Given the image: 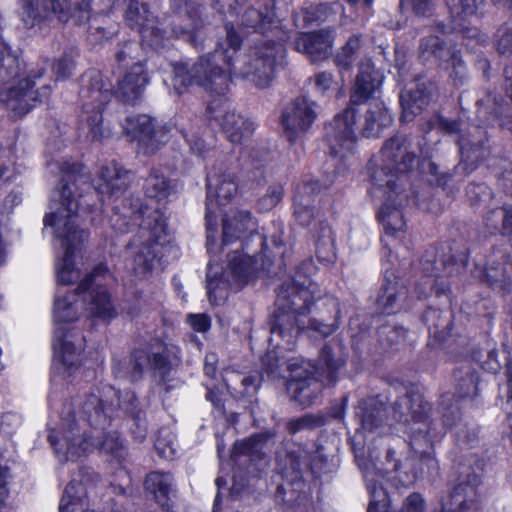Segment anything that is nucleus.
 Returning <instances> with one entry per match:
<instances>
[{
  "mask_svg": "<svg viewBox=\"0 0 512 512\" xmlns=\"http://www.w3.org/2000/svg\"><path fill=\"white\" fill-rule=\"evenodd\" d=\"M272 437L273 434L269 432L252 435L243 441L236 442L234 445V453L258 456L262 453L265 442Z\"/></svg>",
  "mask_w": 512,
  "mask_h": 512,
  "instance_id": "37998d69",
  "label": "nucleus"
},
{
  "mask_svg": "<svg viewBox=\"0 0 512 512\" xmlns=\"http://www.w3.org/2000/svg\"><path fill=\"white\" fill-rule=\"evenodd\" d=\"M392 121V116L383 102H371L361 133L367 138L378 137L384 128L391 125Z\"/></svg>",
  "mask_w": 512,
  "mask_h": 512,
  "instance_id": "72a5a7b5",
  "label": "nucleus"
},
{
  "mask_svg": "<svg viewBox=\"0 0 512 512\" xmlns=\"http://www.w3.org/2000/svg\"><path fill=\"white\" fill-rule=\"evenodd\" d=\"M459 398L474 397L477 394V377L471 371L466 372V377L458 382Z\"/></svg>",
  "mask_w": 512,
  "mask_h": 512,
  "instance_id": "603ef678",
  "label": "nucleus"
},
{
  "mask_svg": "<svg viewBox=\"0 0 512 512\" xmlns=\"http://www.w3.org/2000/svg\"><path fill=\"white\" fill-rule=\"evenodd\" d=\"M21 3L23 20L27 26H34L49 17L48 0H21Z\"/></svg>",
  "mask_w": 512,
  "mask_h": 512,
  "instance_id": "79ce46f5",
  "label": "nucleus"
},
{
  "mask_svg": "<svg viewBox=\"0 0 512 512\" xmlns=\"http://www.w3.org/2000/svg\"><path fill=\"white\" fill-rule=\"evenodd\" d=\"M136 45L134 43H126L121 50H119L116 54V60L119 63H123L127 60V57L131 55L133 47Z\"/></svg>",
  "mask_w": 512,
  "mask_h": 512,
  "instance_id": "774afa93",
  "label": "nucleus"
},
{
  "mask_svg": "<svg viewBox=\"0 0 512 512\" xmlns=\"http://www.w3.org/2000/svg\"><path fill=\"white\" fill-rule=\"evenodd\" d=\"M241 385L243 387L242 390H240L238 393L241 394V396H253L258 388H259V382L257 381L256 377L254 376H245L241 379Z\"/></svg>",
  "mask_w": 512,
  "mask_h": 512,
  "instance_id": "680f3d73",
  "label": "nucleus"
},
{
  "mask_svg": "<svg viewBox=\"0 0 512 512\" xmlns=\"http://www.w3.org/2000/svg\"><path fill=\"white\" fill-rule=\"evenodd\" d=\"M478 475H469L466 480L458 483L449 497L442 502L440 512H476L478 509L477 486Z\"/></svg>",
  "mask_w": 512,
  "mask_h": 512,
  "instance_id": "5701e85b",
  "label": "nucleus"
},
{
  "mask_svg": "<svg viewBox=\"0 0 512 512\" xmlns=\"http://www.w3.org/2000/svg\"><path fill=\"white\" fill-rule=\"evenodd\" d=\"M355 117L356 110L351 106L335 116L333 121L326 126V136L331 154L342 157L344 152L353 149L356 141Z\"/></svg>",
  "mask_w": 512,
  "mask_h": 512,
  "instance_id": "412c9836",
  "label": "nucleus"
},
{
  "mask_svg": "<svg viewBox=\"0 0 512 512\" xmlns=\"http://www.w3.org/2000/svg\"><path fill=\"white\" fill-rule=\"evenodd\" d=\"M316 285L311 280L303 282L289 280L277 292V310L271 327L270 345L274 348L293 350L302 330L309 328L322 336L331 335L338 327V316L326 322L323 317L311 318L306 325V317L314 303Z\"/></svg>",
  "mask_w": 512,
  "mask_h": 512,
  "instance_id": "423d86ee",
  "label": "nucleus"
},
{
  "mask_svg": "<svg viewBox=\"0 0 512 512\" xmlns=\"http://www.w3.org/2000/svg\"><path fill=\"white\" fill-rule=\"evenodd\" d=\"M332 39L331 31L302 33L295 39V49L309 55L313 61H317L330 53Z\"/></svg>",
  "mask_w": 512,
  "mask_h": 512,
  "instance_id": "c756f323",
  "label": "nucleus"
},
{
  "mask_svg": "<svg viewBox=\"0 0 512 512\" xmlns=\"http://www.w3.org/2000/svg\"><path fill=\"white\" fill-rule=\"evenodd\" d=\"M435 270L436 268L433 264H429L427 267L423 266V271L426 274V280L423 285L416 287L419 298L426 297L433 289L435 285V279L439 277Z\"/></svg>",
  "mask_w": 512,
  "mask_h": 512,
  "instance_id": "5fc2aeb1",
  "label": "nucleus"
},
{
  "mask_svg": "<svg viewBox=\"0 0 512 512\" xmlns=\"http://www.w3.org/2000/svg\"><path fill=\"white\" fill-rule=\"evenodd\" d=\"M500 221H502L503 234H512V210L495 209L485 217V224L494 230L498 229Z\"/></svg>",
  "mask_w": 512,
  "mask_h": 512,
  "instance_id": "49530a36",
  "label": "nucleus"
},
{
  "mask_svg": "<svg viewBox=\"0 0 512 512\" xmlns=\"http://www.w3.org/2000/svg\"><path fill=\"white\" fill-rule=\"evenodd\" d=\"M333 83V76L328 72H321L315 75V85L321 93H325Z\"/></svg>",
  "mask_w": 512,
  "mask_h": 512,
  "instance_id": "e2e57ef3",
  "label": "nucleus"
},
{
  "mask_svg": "<svg viewBox=\"0 0 512 512\" xmlns=\"http://www.w3.org/2000/svg\"><path fill=\"white\" fill-rule=\"evenodd\" d=\"M188 322L196 332H206L210 328V319L205 314H190L188 316Z\"/></svg>",
  "mask_w": 512,
  "mask_h": 512,
  "instance_id": "052dcab7",
  "label": "nucleus"
},
{
  "mask_svg": "<svg viewBox=\"0 0 512 512\" xmlns=\"http://www.w3.org/2000/svg\"><path fill=\"white\" fill-rule=\"evenodd\" d=\"M444 24H439L437 30L441 33L429 34L423 37L419 45V58L423 62H431L442 66L451 53L455 50L454 47L446 39L448 33L452 32L450 26L445 30Z\"/></svg>",
  "mask_w": 512,
  "mask_h": 512,
  "instance_id": "a878e982",
  "label": "nucleus"
},
{
  "mask_svg": "<svg viewBox=\"0 0 512 512\" xmlns=\"http://www.w3.org/2000/svg\"><path fill=\"white\" fill-rule=\"evenodd\" d=\"M482 195L485 197L490 196V192L488 191V188L484 185H470L467 188V195L468 197L474 201L475 203H478V195Z\"/></svg>",
  "mask_w": 512,
  "mask_h": 512,
  "instance_id": "69168bd1",
  "label": "nucleus"
},
{
  "mask_svg": "<svg viewBox=\"0 0 512 512\" xmlns=\"http://www.w3.org/2000/svg\"><path fill=\"white\" fill-rule=\"evenodd\" d=\"M128 218L138 225L137 234L131 242L133 253L132 270L140 278L147 277L154 268L159 247L166 238V221L159 206H141L130 216L115 212L111 216V226L119 233L130 231Z\"/></svg>",
  "mask_w": 512,
  "mask_h": 512,
  "instance_id": "1a4fd4ad",
  "label": "nucleus"
},
{
  "mask_svg": "<svg viewBox=\"0 0 512 512\" xmlns=\"http://www.w3.org/2000/svg\"><path fill=\"white\" fill-rule=\"evenodd\" d=\"M383 76L370 63L362 64L350 97L351 103L362 104L376 99L380 93Z\"/></svg>",
  "mask_w": 512,
  "mask_h": 512,
  "instance_id": "bb28decb",
  "label": "nucleus"
},
{
  "mask_svg": "<svg viewBox=\"0 0 512 512\" xmlns=\"http://www.w3.org/2000/svg\"><path fill=\"white\" fill-rule=\"evenodd\" d=\"M449 71V76L457 84H462L467 78V68L458 51L454 50L451 57L441 66Z\"/></svg>",
  "mask_w": 512,
  "mask_h": 512,
  "instance_id": "de8ad7c7",
  "label": "nucleus"
},
{
  "mask_svg": "<svg viewBox=\"0 0 512 512\" xmlns=\"http://www.w3.org/2000/svg\"><path fill=\"white\" fill-rule=\"evenodd\" d=\"M149 82L146 68L142 62L134 63L117 82L112 91L109 81H105L98 71H90L82 78L80 91L82 101V119L87 128V136L92 141H101L108 136L102 125V110L115 95L123 103L135 104L143 95Z\"/></svg>",
  "mask_w": 512,
  "mask_h": 512,
  "instance_id": "0eeeda50",
  "label": "nucleus"
},
{
  "mask_svg": "<svg viewBox=\"0 0 512 512\" xmlns=\"http://www.w3.org/2000/svg\"><path fill=\"white\" fill-rule=\"evenodd\" d=\"M400 512H424V500L420 494H411L403 504Z\"/></svg>",
  "mask_w": 512,
  "mask_h": 512,
  "instance_id": "bf43d9fd",
  "label": "nucleus"
},
{
  "mask_svg": "<svg viewBox=\"0 0 512 512\" xmlns=\"http://www.w3.org/2000/svg\"><path fill=\"white\" fill-rule=\"evenodd\" d=\"M74 69V59L70 54H63L56 59L52 65V71L56 80H65L69 78Z\"/></svg>",
  "mask_w": 512,
  "mask_h": 512,
  "instance_id": "09e8293b",
  "label": "nucleus"
},
{
  "mask_svg": "<svg viewBox=\"0 0 512 512\" xmlns=\"http://www.w3.org/2000/svg\"><path fill=\"white\" fill-rule=\"evenodd\" d=\"M108 276L107 267L99 264L81 280L73 292L63 294L57 291L53 309L56 325L53 348L60 361L53 366V382L57 378L71 375L80 363V354L84 348L82 334L66 325L78 320L84 312L103 320L116 316L110 294L105 288Z\"/></svg>",
  "mask_w": 512,
  "mask_h": 512,
  "instance_id": "f03ea898",
  "label": "nucleus"
},
{
  "mask_svg": "<svg viewBox=\"0 0 512 512\" xmlns=\"http://www.w3.org/2000/svg\"><path fill=\"white\" fill-rule=\"evenodd\" d=\"M257 260L235 250L227 255V266L223 277L213 274L212 265H208L207 294L213 304H219L227 298L228 287L238 289L244 286L256 271Z\"/></svg>",
  "mask_w": 512,
  "mask_h": 512,
  "instance_id": "9b49d317",
  "label": "nucleus"
},
{
  "mask_svg": "<svg viewBox=\"0 0 512 512\" xmlns=\"http://www.w3.org/2000/svg\"><path fill=\"white\" fill-rule=\"evenodd\" d=\"M363 429L372 431L380 424L383 420V411L380 408L368 409L367 402L362 401L359 403L356 412Z\"/></svg>",
  "mask_w": 512,
  "mask_h": 512,
  "instance_id": "a18cd8bd",
  "label": "nucleus"
},
{
  "mask_svg": "<svg viewBox=\"0 0 512 512\" xmlns=\"http://www.w3.org/2000/svg\"><path fill=\"white\" fill-rule=\"evenodd\" d=\"M281 50V45L275 42L255 46L237 61V65L232 66V74L247 79L259 88H266L273 80L276 57Z\"/></svg>",
  "mask_w": 512,
  "mask_h": 512,
  "instance_id": "f8f14e48",
  "label": "nucleus"
},
{
  "mask_svg": "<svg viewBox=\"0 0 512 512\" xmlns=\"http://www.w3.org/2000/svg\"><path fill=\"white\" fill-rule=\"evenodd\" d=\"M133 364V380L141 377L145 368L167 374L180 363V350L173 345L158 340L149 343L145 348L135 349L131 355Z\"/></svg>",
  "mask_w": 512,
  "mask_h": 512,
  "instance_id": "4468645a",
  "label": "nucleus"
},
{
  "mask_svg": "<svg viewBox=\"0 0 512 512\" xmlns=\"http://www.w3.org/2000/svg\"><path fill=\"white\" fill-rule=\"evenodd\" d=\"M321 420L312 415H304L303 417L291 420L288 423V430L290 433L295 434L303 429L312 428L320 425Z\"/></svg>",
  "mask_w": 512,
  "mask_h": 512,
  "instance_id": "6e6d98bb",
  "label": "nucleus"
},
{
  "mask_svg": "<svg viewBox=\"0 0 512 512\" xmlns=\"http://www.w3.org/2000/svg\"><path fill=\"white\" fill-rule=\"evenodd\" d=\"M144 191L150 200L159 204L167 200L172 191V186L164 175L158 171H152L145 179Z\"/></svg>",
  "mask_w": 512,
  "mask_h": 512,
  "instance_id": "ea45409f",
  "label": "nucleus"
},
{
  "mask_svg": "<svg viewBox=\"0 0 512 512\" xmlns=\"http://www.w3.org/2000/svg\"><path fill=\"white\" fill-rule=\"evenodd\" d=\"M346 363V356L339 346L332 348L324 345L321 349L318 366L310 361L295 357L288 361L290 378L287 382V390L295 401L303 406L310 405L320 393L323 384L318 381L314 374H326V384H334L337 381V372Z\"/></svg>",
  "mask_w": 512,
  "mask_h": 512,
  "instance_id": "9d476101",
  "label": "nucleus"
},
{
  "mask_svg": "<svg viewBox=\"0 0 512 512\" xmlns=\"http://www.w3.org/2000/svg\"><path fill=\"white\" fill-rule=\"evenodd\" d=\"M394 416L398 421L407 424L406 432L409 434L410 446L415 457L420 462L419 471L414 472L411 478L400 479L403 484L411 483L418 475L437 469L432 445L442 437L445 427H452L458 416V406L452 404V397L447 394L441 400L442 424L438 425L430 418L431 406L419 393H410L397 400L393 407Z\"/></svg>",
  "mask_w": 512,
  "mask_h": 512,
  "instance_id": "39448f33",
  "label": "nucleus"
},
{
  "mask_svg": "<svg viewBox=\"0 0 512 512\" xmlns=\"http://www.w3.org/2000/svg\"><path fill=\"white\" fill-rule=\"evenodd\" d=\"M362 46L361 35L351 36L341 51L335 56V63L338 67L348 69L356 59Z\"/></svg>",
  "mask_w": 512,
  "mask_h": 512,
  "instance_id": "c03bdc74",
  "label": "nucleus"
},
{
  "mask_svg": "<svg viewBox=\"0 0 512 512\" xmlns=\"http://www.w3.org/2000/svg\"><path fill=\"white\" fill-rule=\"evenodd\" d=\"M436 0H411L413 10L416 14L425 16L432 10Z\"/></svg>",
  "mask_w": 512,
  "mask_h": 512,
  "instance_id": "0e129e2a",
  "label": "nucleus"
},
{
  "mask_svg": "<svg viewBox=\"0 0 512 512\" xmlns=\"http://www.w3.org/2000/svg\"><path fill=\"white\" fill-rule=\"evenodd\" d=\"M164 431H160L159 435L155 440V449L158 454L165 459H172L176 454V445L173 439L167 435L163 436Z\"/></svg>",
  "mask_w": 512,
  "mask_h": 512,
  "instance_id": "3c124183",
  "label": "nucleus"
},
{
  "mask_svg": "<svg viewBox=\"0 0 512 512\" xmlns=\"http://www.w3.org/2000/svg\"><path fill=\"white\" fill-rule=\"evenodd\" d=\"M364 479L370 496L368 512H388L390 501L384 487L385 475L374 465H370L364 470Z\"/></svg>",
  "mask_w": 512,
  "mask_h": 512,
  "instance_id": "cd10ccee",
  "label": "nucleus"
},
{
  "mask_svg": "<svg viewBox=\"0 0 512 512\" xmlns=\"http://www.w3.org/2000/svg\"><path fill=\"white\" fill-rule=\"evenodd\" d=\"M116 408L124 410L135 419L138 431L136 438L146 437V423L142 421V411L137 407V399L131 391L120 393L110 385L96 387L85 395L79 404V421L70 410L62 411L61 424L52 431L48 440L57 456L65 460H76L87 453L99 450L114 458L124 457V448L116 431L105 432L111 423Z\"/></svg>",
  "mask_w": 512,
  "mask_h": 512,
  "instance_id": "f257e3e1",
  "label": "nucleus"
},
{
  "mask_svg": "<svg viewBox=\"0 0 512 512\" xmlns=\"http://www.w3.org/2000/svg\"><path fill=\"white\" fill-rule=\"evenodd\" d=\"M131 181L130 173L116 162H110L101 167L96 190L107 199L119 197L128 188Z\"/></svg>",
  "mask_w": 512,
  "mask_h": 512,
  "instance_id": "393cba45",
  "label": "nucleus"
},
{
  "mask_svg": "<svg viewBox=\"0 0 512 512\" xmlns=\"http://www.w3.org/2000/svg\"><path fill=\"white\" fill-rule=\"evenodd\" d=\"M416 163L417 156L409 139L403 135L387 140L372 161L371 180L376 187L384 190V202L378 217L386 237H393L405 227L401 208L408 202V197L397 183Z\"/></svg>",
  "mask_w": 512,
  "mask_h": 512,
  "instance_id": "20e7f679",
  "label": "nucleus"
},
{
  "mask_svg": "<svg viewBox=\"0 0 512 512\" xmlns=\"http://www.w3.org/2000/svg\"><path fill=\"white\" fill-rule=\"evenodd\" d=\"M430 101V91L426 84L416 85V88L405 89L401 92L400 102L403 108V117L411 119L421 112Z\"/></svg>",
  "mask_w": 512,
  "mask_h": 512,
  "instance_id": "c9c22d12",
  "label": "nucleus"
},
{
  "mask_svg": "<svg viewBox=\"0 0 512 512\" xmlns=\"http://www.w3.org/2000/svg\"><path fill=\"white\" fill-rule=\"evenodd\" d=\"M282 196L283 190L281 187H270L267 191V194L259 200V209L262 211L271 210L281 201Z\"/></svg>",
  "mask_w": 512,
  "mask_h": 512,
  "instance_id": "864d4df0",
  "label": "nucleus"
},
{
  "mask_svg": "<svg viewBox=\"0 0 512 512\" xmlns=\"http://www.w3.org/2000/svg\"><path fill=\"white\" fill-rule=\"evenodd\" d=\"M9 85L0 97L13 117H21L27 114L35 106L36 102H43L48 99L51 93V89L48 86L34 91L32 89L34 81L31 80L30 76L10 82Z\"/></svg>",
  "mask_w": 512,
  "mask_h": 512,
  "instance_id": "a211bd4d",
  "label": "nucleus"
},
{
  "mask_svg": "<svg viewBox=\"0 0 512 512\" xmlns=\"http://www.w3.org/2000/svg\"><path fill=\"white\" fill-rule=\"evenodd\" d=\"M22 68L19 59L11 53L5 43H0V86L22 78Z\"/></svg>",
  "mask_w": 512,
  "mask_h": 512,
  "instance_id": "4c0bfd02",
  "label": "nucleus"
},
{
  "mask_svg": "<svg viewBox=\"0 0 512 512\" xmlns=\"http://www.w3.org/2000/svg\"><path fill=\"white\" fill-rule=\"evenodd\" d=\"M91 2L92 0H82V2L78 5L76 11L80 13L78 16L79 21L90 19Z\"/></svg>",
  "mask_w": 512,
  "mask_h": 512,
  "instance_id": "338daca9",
  "label": "nucleus"
},
{
  "mask_svg": "<svg viewBox=\"0 0 512 512\" xmlns=\"http://www.w3.org/2000/svg\"><path fill=\"white\" fill-rule=\"evenodd\" d=\"M229 49H216L199 57L192 65L178 63L174 66L173 87L178 94L196 85L206 92L223 94L228 92L232 75L234 55L240 47L241 38L233 27H226Z\"/></svg>",
  "mask_w": 512,
  "mask_h": 512,
  "instance_id": "6e6552de",
  "label": "nucleus"
},
{
  "mask_svg": "<svg viewBox=\"0 0 512 512\" xmlns=\"http://www.w3.org/2000/svg\"><path fill=\"white\" fill-rule=\"evenodd\" d=\"M184 137L186 138L191 151L198 155L204 154L209 149V145L194 132H186Z\"/></svg>",
  "mask_w": 512,
  "mask_h": 512,
  "instance_id": "13d9d810",
  "label": "nucleus"
},
{
  "mask_svg": "<svg viewBox=\"0 0 512 512\" xmlns=\"http://www.w3.org/2000/svg\"><path fill=\"white\" fill-rule=\"evenodd\" d=\"M144 487L162 508L169 509V501L176 492L174 479L170 473L151 472L145 478Z\"/></svg>",
  "mask_w": 512,
  "mask_h": 512,
  "instance_id": "2f4dec72",
  "label": "nucleus"
},
{
  "mask_svg": "<svg viewBox=\"0 0 512 512\" xmlns=\"http://www.w3.org/2000/svg\"><path fill=\"white\" fill-rule=\"evenodd\" d=\"M406 293V288L399 280H387L377 297L378 309L384 314L396 313L402 308Z\"/></svg>",
  "mask_w": 512,
  "mask_h": 512,
  "instance_id": "473e14b6",
  "label": "nucleus"
},
{
  "mask_svg": "<svg viewBox=\"0 0 512 512\" xmlns=\"http://www.w3.org/2000/svg\"><path fill=\"white\" fill-rule=\"evenodd\" d=\"M63 173L59 203H54L51 211L44 217L45 228H52L54 235L61 240L64 254L57 264V280L68 285L80 277V270L75 266L74 256L88 234L78 229L76 224L80 202L75 198L72 186L87 184L89 175L83 165L76 162H63L60 166Z\"/></svg>",
  "mask_w": 512,
  "mask_h": 512,
  "instance_id": "7ed1b4c3",
  "label": "nucleus"
},
{
  "mask_svg": "<svg viewBox=\"0 0 512 512\" xmlns=\"http://www.w3.org/2000/svg\"><path fill=\"white\" fill-rule=\"evenodd\" d=\"M483 276L492 288L506 291L512 282V263L506 261L504 266L500 267L490 262Z\"/></svg>",
  "mask_w": 512,
  "mask_h": 512,
  "instance_id": "a19ab883",
  "label": "nucleus"
},
{
  "mask_svg": "<svg viewBox=\"0 0 512 512\" xmlns=\"http://www.w3.org/2000/svg\"><path fill=\"white\" fill-rule=\"evenodd\" d=\"M208 93L213 98L209 101L206 109L207 119L219 125L227 139L232 143H241L244 138L249 137L254 130V123L230 109L225 96L227 92L223 94Z\"/></svg>",
  "mask_w": 512,
  "mask_h": 512,
  "instance_id": "ddd939ff",
  "label": "nucleus"
},
{
  "mask_svg": "<svg viewBox=\"0 0 512 512\" xmlns=\"http://www.w3.org/2000/svg\"><path fill=\"white\" fill-rule=\"evenodd\" d=\"M257 231V221L248 210H231L223 217L222 245L243 242Z\"/></svg>",
  "mask_w": 512,
  "mask_h": 512,
  "instance_id": "b1692460",
  "label": "nucleus"
},
{
  "mask_svg": "<svg viewBox=\"0 0 512 512\" xmlns=\"http://www.w3.org/2000/svg\"><path fill=\"white\" fill-rule=\"evenodd\" d=\"M449 11L450 30L462 34L468 39L484 41V37L476 27L474 22L479 17V12L484 5V0H445Z\"/></svg>",
  "mask_w": 512,
  "mask_h": 512,
  "instance_id": "aec40b11",
  "label": "nucleus"
},
{
  "mask_svg": "<svg viewBox=\"0 0 512 512\" xmlns=\"http://www.w3.org/2000/svg\"><path fill=\"white\" fill-rule=\"evenodd\" d=\"M125 134L138 142L143 154L155 153L168 139L165 126L156 127L155 120L146 114L127 116L122 123Z\"/></svg>",
  "mask_w": 512,
  "mask_h": 512,
  "instance_id": "f3484780",
  "label": "nucleus"
},
{
  "mask_svg": "<svg viewBox=\"0 0 512 512\" xmlns=\"http://www.w3.org/2000/svg\"><path fill=\"white\" fill-rule=\"evenodd\" d=\"M237 191L235 179L230 173L213 174L207 178L206 229L207 248L212 251L216 234V210L229 202Z\"/></svg>",
  "mask_w": 512,
  "mask_h": 512,
  "instance_id": "dca6fc26",
  "label": "nucleus"
},
{
  "mask_svg": "<svg viewBox=\"0 0 512 512\" xmlns=\"http://www.w3.org/2000/svg\"><path fill=\"white\" fill-rule=\"evenodd\" d=\"M317 257L322 261H331L335 256V237L331 227L320 221L314 229Z\"/></svg>",
  "mask_w": 512,
  "mask_h": 512,
  "instance_id": "58836bf2",
  "label": "nucleus"
},
{
  "mask_svg": "<svg viewBox=\"0 0 512 512\" xmlns=\"http://www.w3.org/2000/svg\"><path fill=\"white\" fill-rule=\"evenodd\" d=\"M70 1L71 0H48L49 16L55 14L60 21H67L71 9Z\"/></svg>",
  "mask_w": 512,
  "mask_h": 512,
  "instance_id": "4d7b16f0",
  "label": "nucleus"
},
{
  "mask_svg": "<svg viewBox=\"0 0 512 512\" xmlns=\"http://www.w3.org/2000/svg\"><path fill=\"white\" fill-rule=\"evenodd\" d=\"M504 75L506 78V95L510 99V103H506L505 105L500 104L495 97L488 94L479 101V117H484L486 114L492 115L493 118H499L503 114L507 117L512 116L510 112L512 109V66L505 68Z\"/></svg>",
  "mask_w": 512,
  "mask_h": 512,
  "instance_id": "f704fd0d",
  "label": "nucleus"
},
{
  "mask_svg": "<svg viewBox=\"0 0 512 512\" xmlns=\"http://www.w3.org/2000/svg\"><path fill=\"white\" fill-rule=\"evenodd\" d=\"M495 46L500 54H509L512 51V26H503L498 29L495 36Z\"/></svg>",
  "mask_w": 512,
  "mask_h": 512,
  "instance_id": "8fccbe9b",
  "label": "nucleus"
},
{
  "mask_svg": "<svg viewBox=\"0 0 512 512\" xmlns=\"http://www.w3.org/2000/svg\"><path fill=\"white\" fill-rule=\"evenodd\" d=\"M439 127L449 133H460L457 140L461 154L460 165L466 173L472 172L487 154L484 147V130L479 126H472L464 133L462 123L445 118L439 119Z\"/></svg>",
  "mask_w": 512,
  "mask_h": 512,
  "instance_id": "2eb2a0df",
  "label": "nucleus"
},
{
  "mask_svg": "<svg viewBox=\"0 0 512 512\" xmlns=\"http://www.w3.org/2000/svg\"><path fill=\"white\" fill-rule=\"evenodd\" d=\"M279 22V18L274 12L273 5H265L261 9L249 8L240 18L241 26L261 34H266L277 29Z\"/></svg>",
  "mask_w": 512,
  "mask_h": 512,
  "instance_id": "7c9ffc66",
  "label": "nucleus"
},
{
  "mask_svg": "<svg viewBox=\"0 0 512 512\" xmlns=\"http://www.w3.org/2000/svg\"><path fill=\"white\" fill-rule=\"evenodd\" d=\"M125 20L131 28H136L141 34L143 40L148 45L158 47L162 44L164 38H167L170 32L166 27H158L159 21L148 10L145 3L138 0H129L125 11ZM160 25H163L160 23ZM171 33L179 35L174 30Z\"/></svg>",
  "mask_w": 512,
  "mask_h": 512,
  "instance_id": "6ab92c4d",
  "label": "nucleus"
},
{
  "mask_svg": "<svg viewBox=\"0 0 512 512\" xmlns=\"http://www.w3.org/2000/svg\"><path fill=\"white\" fill-rule=\"evenodd\" d=\"M84 486L72 480L65 488L59 504V512H94L88 510Z\"/></svg>",
  "mask_w": 512,
  "mask_h": 512,
  "instance_id": "e433bc0d",
  "label": "nucleus"
},
{
  "mask_svg": "<svg viewBox=\"0 0 512 512\" xmlns=\"http://www.w3.org/2000/svg\"><path fill=\"white\" fill-rule=\"evenodd\" d=\"M317 182H310L300 187L294 196V216L302 226H310L318 213L315 203L318 201Z\"/></svg>",
  "mask_w": 512,
  "mask_h": 512,
  "instance_id": "c85d7f7f",
  "label": "nucleus"
},
{
  "mask_svg": "<svg viewBox=\"0 0 512 512\" xmlns=\"http://www.w3.org/2000/svg\"><path fill=\"white\" fill-rule=\"evenodd\" d=\"M317 117L316 103L307 97H297L282 113V124L290 141L305 133Z\"/></svg>",
  "mask_w": 512,
  "mask_h": 512,
  "instance_id": "4be33fe9",
  "label": "nucleus"
}]
</instances>
